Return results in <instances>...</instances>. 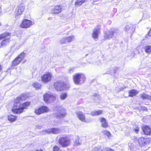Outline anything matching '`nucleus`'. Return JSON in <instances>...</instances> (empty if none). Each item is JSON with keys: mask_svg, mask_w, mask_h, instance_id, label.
<instances>
[{"mask_svg": "<svg viewBox=\"0 0 151 151\" xmlns=\"http://www.w3.org/2000/svg\"><path fill=\"white\" fill-rule=\"evenodd\" d=\"M27 95H21V97H18L14 100V104L12 111L13 113L17 114H20L24 111V109L27 108L30 105L29 102L21 104L23 100H25Z\"/></svg>", "mask_w": 151, "mask_h": 151, "instance_id": "f257e3e1", "label": "nucleus"}, {"mask_svg": "<svg viewBox=\"0 0 151 151\" xmlns=\"http://www.w3.org/2000/svg\"><path fill=\"white\" fill-rule=\"evenodd\" d=\"M11 33L8 32H5L0 34L1 47L6 46L11 42L10 37Z\"/></svg>", "mask_w": 151, "mask_h": 151, "instance_id": "f03ea898", "label": "nucleus"}, {"mask_svg": "<svg viewBox=\"0 0 151 151\" xmlns=\"http://www.w3.org/2000/svg\"><path fill=\"white\" fill-rule=\"evenodd\" d=\"M86 79V77L83 73H76L73 76V81L76 85L80 84L81 82L82 83H84Z\"/></svg>", "mask_w": 151, "mask_h": 151, "instance_id": "7ed1b4c3", "label": "nucleus"}, {"mask_svg": "<svg viewBox=\"0 0 151 151\" xmlns=\"http://www.w3.org/2000/svg\"><path fill=\"white\" fill-rule=\"evenodd\" d=\"M55 88L58 91H62L68 88V85L64 82L58 81L54 84Z\"/></svg>", "mask_w": 151, "mask_h": 151, "instance_id": "20e7f679", "label": "nucleus"}, {"mask_svg": "<svg viewBox=\"0 0 151 151\" xmlns=\"http://www.w3.org/2000/svg\"><path fill=\"white\" fill-rule=\"evenodd\" d=\"M58 142L59 143L64 147L68 146L71 143L70 139L66 137H60Z\"/></svg>", "mask_w": 151, "mask_h": 151, "instance_id": "39448f33", "label": "nucleus"}, {"mask_svg": "<svg viewBox=\"0 0 151 151\" xmlns=\"http://www.w3.org/2000/svg\"><path fill=\"white\" fill-rule=\"evenodd\" d=\"M52 77V75L51 73L47 72L41 76V81L45 83H47L51 80Z\"/></svg>", "mask_w": 151, "mask_h": 151, "instance_id": "423d86ee", "label": "nucleus"}, {"mask_svg": "<svg viewBox=\"0 0 151 151\" xmlns=\"http://www.w3.org/2000/svg\"><path fill=\"white\" fill-rule=\"evenodd\" d=\"M32 25V21L26 19H24L20 24V27L24 28H27Z\"/></svg>", "mask_w": 151, "mask_h": 151, "instance_id": "0eeeda50", "label": "nucleus"}, {"mask_svg": "<svg viewBox=\"0 0 151 151\" xmlns=\"http://www.w3.org/2000/svg\"><path fill=\"white\" fill-rule=\"evenodd\" d=\"M61 132L60 129L58 128H53L51 129H46L42 132L43 134H46L52 133L54 134H57L60 133Z\"/></svg>", "mask_w": 151, "mask_h": 151, "instance_id": "6e6552de", "label": "nucleus"}, {"mask_svg": "<svg viewBox=\"0 0 151 151\" xmlns=\"http://www.w3.org/2000/svg\"><path fill=\"white\" fill-rule=\"evenodd\" d=\"M49 111L47 107L45 106H42L38 109H35V113L37 115H40L42 113H47Z\"/></svg>", "mask_w": 151, "mask_h": 151, "instance_id": "1a4fd4ad", "label": "nucleus"}, {"mask_svg": "<svg viewBox=\"0 0 151 151\" xmlns=\"http://www.w3.org/2000/svg\"><path fill=\"white\" fill-rule=\"evenodd\" d=\"M139 144L142 147L145 146L149 143V139L148 138H145L143 137H140L138 139Z\"/></svg>", "mask_w": 151, "mask_h": 151, "instance_id": "9d476101", "label": "nucleus"}, {"mask_svg": "<svg viewBox=\"0 0 151 151\" xmlns=\"http://www.w3.org/2000/svg\"><path fill=\"white\" fill-rule=\"evenodd\" d=\"M59 111L56 113L55 115V116L58 118H61L64 117L66 114V113L65 110L64 108H63L62 107L60 106L59 107Z\"/></svg>", "mask_w": 151, "mask_h": 151, "instance_id": "9b49d317", "label": "nucleus"}, {"mask_svg": "<svg viewBox=\"0 0 151 151\" xmlns=\"http://www.w3.org/2000/svg\"><path fill=\"white\" fill-rule=\"evenodd\" d=\"M62 10L61 6L60 5H57L53 7L51 9V13L52 14H57L60 13Z\"/></svg>", "mask_w": 151, "mask_h": 151, "instance_id": "f8f14e48", "label": "nucleus"}, {"mask_svg": "<svg viewBox=\"0 0 151 151\" xmlns=\"http://www.w3.org/2000/svg\"><path fill=\"white\" fill-rule=\"evenodd\" d=\"M25 9L24 5L22 4L18 6L15 10V12L17 15L22 14Z\"/></svg>", "mask_w": 151, "mask_h": 151, "instance_id": "ddd939ff", "label": "nucleus"}, {"mask_svg": "<svg viewBox=\"0 0 151 151\" xmlns=\"http://www.w3.org/2000/svg\"><path fill=\"white\" fill-rule=\"evenodd\" d=\"M55 98L53 95H44V99L47 103H50L55 100Z\"/></svg>", "mask_w": 151, "mask_h": 151, "instance_id": "4468645a", "label": "nucleus"}, {"mask_svg": "<svg viewBox=\"0 0 151 151\" xmlns=\"http://www.w3.org/2000/svg\"><path fill=\"white\" fill-rule=\"evenodd\" d=\"M100 29L101 28L99 27L94 29L91 35V37L95 39L98 38L99 34L100 33Z\"/></svg>", "mask_w": 151, "mask_h": 151, "instance_id": "2eb2a0df", "label": "nucleus"}, {"mask_svg": "<svg viewBox=\"0 0 151 151\" xmlns=\"http://www.w3.org/2000/svg\"><path fill=\"white\" fill-rule=\"evenodd\" d=\"M74 38V37L73 35L63 38L61 40L60 43L63 44L65 43L66 42H70L73 40Z\"/></svg>", "mask_w": 151, "mask_h": 151, "instance_id": "dca6fc26", "label": "nucleus"}, {"mask_svg": "<svg viewBox=\"0 0 151 151\" xmlns=\"http://www.w3.org/2000/svg\"><path fill=\"white\" fill-rule=\"evenodd\" d=\"M76 114L78 118L83 122H88L85 119V115L81 111H78L76 112Z\"/></svg>", "mask_w": 151, "mask_h": 151, "instance_id": "f3484780", "label": "nucleus"}, {"mask_svg": "<svg viewBox=\"0 0 151 151\" xmlns=\"http://www.w3.org/2000/svg\"><path fill=\"white\" fill-rule=\"evenodd\" d=\"M142 129L146 135H149L151 132V130L150 128L148 126L144 125L142 127Z\"/></svg>", "mask_w": 151, "mask_h": 151, "instance_id": "a211bd4d", "label": "nucleus"}, {"mask_svg": "<svg viewBox=\"0 0 151 151\" xmlns=\"http://www.w3.org/2000/svg\"><path fill=\"white\" fill-rule=\"evenodd\" d=\"M101 123V126L104 128H106L108 127V124L106 119L104 118H101L99 119Z\"/></svg>", "mask_w": 151, "mask_h": 151, "instance_id": "6ab92c4d", "label": "nucleus"}, {"mask_svg": "<svg viewBox=\"0 0 151 151\" xmlns=\"http://www.w3.org/2000/svg\"><path fill=\"white\" fill-rule=\"evenodd\" d=\"M103 111L102 110H99L98 111H91V114L93 116H98L102 114Z\"/></svg>", "mask_w": 151, "mask_h": 151, "instance_id": "aec40b11", "label": "nucleus"}, {"mask_svg": "<svg viewBox=\"0 0 151 151\" xmlns=\"http://www.w3.org/2000/svg\"><path fill=\"white\" fill-rule=\"evenodd\" d=\"M73 142L75 145L77 146L80 145L81 144V142L79 140V137L78 136L74 138Z\"/></svg>", "mask_w": 151, "mask_h": 151, "instance_id": "412c9836", "label": "nucleus"}, {"mask_svg": "<svg viewBox=\"0 0 151 151\" xmlns=\"http://www.w3.org/2000/svg\"><path fill=\"white\" fill-rule=\"evenodd\" d=\"M25 55V53L24 52H21L19 55L16 58L18 59H19V61L20 62L24 58Z\"/></svg>", "mask_w": 151, "mask_h": 151, "instance_id": "4be33fe9", "label": "nucleus"}, {"mask_svg": "<svg viewBox=\"0 0 151 151\" xmlns=\"http://www.w3.org/2000/svg\"><path fill=\"white\" fill-rule=\"evenodd\" d=\"M86 0H77L75 3L74 5L76 6H79L85 3Z\"/></svg>", "mask_w": 151, "mask_h": 151, "instance_id": "5701e85b", "label": "nucleus"}, {"mask_svg": "<svg viewBox=\"0 0 151 151\" xmlns=\"http://www.w3.org/2000/svg\"><path fill=\"white\" fill-rule=\"evenodd\" d=\"M9 120L11 122L16 121L17 119V117L13 115H9L8 116Z\"/></svg>", "mask_w": 151, "mask_h": 151, "instance_id": "b1692460", "label": "nucleus"}, {"mask_svg": "<svg viewBox=\"0 0 151 151\" xmlns=\"http://www.w3.org/2000/svg\"><path fill=\"white\" fill-rule=\"evenodd\" d=\"M33 86L36 89H40L41 85L37 82H35L32 83Z\"/></svg>", "mask_w": 151, "mask_h": 151, "instance_id": "393cba45", "label": "nucleus"}, {"mask_svg": "<svg viewBox=\"0 0 151 151\" xmlns=\"http://www.w3.org/2000/svg\"><path fill=\"white\" fill-rule=\"evenodd\" d=\"M20 63V61H19V59H18L17 58H16L12 61V66H15L18 65Z\"/></svg>", "mask_w": 151, "mask_h": 151, "instance_id": "a878e982", "label": "nucleus"}, {"mask_svg": "<svg viewBox=\"0 0 151 151\" xmlns=\"http://www.w3.org/2000/svg\"><path fill=\"white\" fill-rule=\"evenodd\" d=\"M145 52L148 53L150 54L151 53V46L148 45L145 46Z\"/></svg>", "mask_w": 151, "mask_h": 151, "instance_id": "bb28decb", "label": "nucleus"}, {"mask_svg": "<svg viewBox=\"0 0 151 151\" xmlns=\"http://www.w3.org/2000/svg\"><path fill=\"white\" fill-rule=\"evenodd\" d=\"M138 93V91L135 89H132L129 91V94H136Z\"/></svg>", "mask_w": 151, "mask_h": 151, "instance_id": "cd10ccee", "label": "nucleus"}, {"mask_svg": "<svg viewBox=\"0 0 151 151\" xmlns=\"http://www.w3.org/2000/svg\"><path fill=\"white\" fill-rule=\"evenodd\" d=\"M141 97L144 99H151V96L149 95H142Z\"/></svg>", "mask_w": 151, "mask_h": 151, "instance_id": "c85d7f7f", "label": "nucleus"}, {"mask_svg": "<svg viewBox=\"0 0 151 151\" xmlns=\"http://www.w3.org/2000/svg\"><path fill=\"white\" fill-rule=\"evenodd\" d=\"M103 133L104 134L106 135L109 138H110V137H111V134L109 132L105 130L103 132Z\"/></svg>", "mask_w": 151, "mask_h": 151, "instance_id": "c756f323", "label": "nucleus"}, {"mask_svg": "<svg viewBox=\"0 0 151 151\" xmlns=\"http://www.w3.org/2000/svg\"><path fill=\"white\" fill-rule=\"evenodd\" d=\"M53 150L54 151H60L59 147L57 146H55L53 147Z\"/></svg>", "mask_w": 151, "mask_h": 151, "instance_id": "7c9ffc66", "label": "nucleus"}, {"mask_svg": "<svg viewBox=\"0 0 151 151\" xmlns=\"http://www.w3.org/2000/svg\"><path fill=\"white\" fill-rule=\"evenodd\" d=\"M67 95H60V98L62 100L65 99L67 97Z\"/></svg>", "mask_w": 151, "mask_h": 151, "instance_id": "2f4dec72", "label": "nucleus"}, {"mask_svg": "<svg viewBox=\"0 0 151 151\" xmlns=\"http://www.w3.org/2000/svg\"><path fill=\"white\" fill-rule=\"evenodd\" d=\"M104 151H114V150H112V149L107 148V147H105L104 149Z\"/></svg>", "mask_w": 151, "mask_h": 151, "instance_id": "473e14b6", "label": "nucleus"}, {"mask_svg": "<svg viewBox=\"0 0 151 151\" xmlns=\"http://www.w3.org/2000/svg\"><path fill=\"white\" fill-rule=\"evenodd\" d=\"M92 151H101V150L97 147H94Z\"/></svg>", "mask_w": 151, "mask_h": 151, "instance_id": "72a5a7b5", "label": "nucleus"}, {"mask_svg": "<svg viewBox=\"0 0 151 151\" xmlns=\"http://www.w3.org/2000/svg\"><path fill=\"white\" fill-rule=\"evenodd\" d=\"M139 128L138 127H136V128L134 129V131L136 133H138Z\"/></svg>", "mask_w": 151, "mask_h": 151, "instance_id": "f704fd0d", "label": "nucleus"}, {"mask_svg": "<svg viewBox=\"0 0 151 151\" xmlns=\"http://www.w3.org/2000/svg\"><path fill=\"white\" fill-rule=\"evenodd\" d=\"M133 95H128V96H124L125 97H129V96H131V97H133Z\"/></svg>", "mask_w": 151, "mask_h": 151, "instance_id": "c9c22d12", "label": "nucleus"}, {"mask_svg": "<svg viewBox=\"0 0 151 151\" xmlns=\"http://www.w3.org/2000/svg\"><path fill=\"white\" fill-rule=\"evenodd\" d=\"M2 67L1 65H0V70H2Z\"/></svg>", "mask_w": 151, "mask_h": 151, "instance_id": "e433bc0d", "label": "nucleus"}, {"mask_svg": "<svg viewBox=\"0 0 151 151\" xmlns=\"http://www.w3.org/2000/svg\"><path fill=\"white\" fill-rule=\"evenodd\" d=\"M35 151H43V150H42L40 149V150H35Z\"/></svg>", "mask_w": 151, "mask_h": 151, "instance_id": "4c0bfd02", "label": "nucleus"}, {"mask_svg": "<svg viewBox=\"0 0 151 151\" xmlns=\"http://www.w3.org/2000/svg\"><path fill=\"white\" fill-rule=\"evenodd\" d=\"M147 109L146 108H144V110H145V111H147Z\"/></svg>", "mask_w": 151, "mask_h": 151, "instance_id": "58836bf2", "label": "nucleus"}, {"mask_svg": "<svg viewBox=\"0 0 151 151\" xmlns=\"http://www.w3.org/2000/svg\"><path fill=\"white\" fill-rule=\"evenodd\" d=\"M1 8L0 7V13H1Z\"/></svg>", "mask_w": 151, "mask_h": 151, "instance_id": "ea45409f", "label": "nucleus"}, {"mask_svg": "<svg viewBox=\"0 0 151 151\" xmlns=\"http://www.w3.org/2000/svg\"><path fill=\"white\" fill-rule=\"evenodd\" d=\"M63 94L65 95V94H66V93H63Z\"/></svg>", "mask_w": 151, "mask_h": 151, "instance_id": "a19ab883", "label": "nucleus"}]
</instances>
